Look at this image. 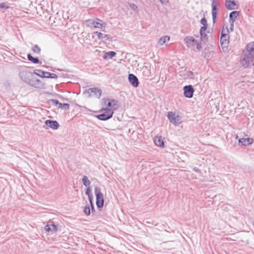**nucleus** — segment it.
Returning <instances> with one entry per match:
<instances>
[{
	"mask_svg": "<svg viewBox=\"0 0 254 254\" xmlns=\"http://www.w3.org/2000/svg\"><path fill=\"white\" fill-rule=\"evenodd\" d=\"M104 107L101 110V114L97 116V118L102 121L107 120L112 118L114 111L119 107L118 102L111 99H103Z\"/></svg>",
	"mask_w": 254,
	"mask_h": 254,
	"instance_id": "1",
	"label": "nucleus"
},
{
	"mask_svg": "<svg viewBox=\"0 0 254 254\" xmlns=\"http://www.w3.org/2000/svg\"><path fill=\"white\" fill-rule=\"evenodd\" d=\"M240 64L245 68L254 65V42L246 46L241 57Z\"/></svg>",
	"mask_w": 254,
	"mask_h": 254,
	"instance_id": "2",
	"label": "nucleus"
},
{
	"mask_svg": "<svg viewBox=\"0 0 254 254\" xmlns=\"http://www.w3.org/2000/svg\"><path fill=\"white\" fill-rule=\"evenodd\" d=\"M84 23L88 27L96 29L105 28L107 25L105 22H103L99 18L89 19L84 21Z\"/></svg>",
	"mask_w": 254,
	"mask_h": 254,
	"instance_id": "3",
	"label": "nucleus"
},
{
	"mask_svg": "<svg viewBox=\"0 0 254 254\" xmlns=\"http://www.w3.org/2000/svg\"><path fill=\"white\" fill-rule=\"evenodd\" d=\"M220 43L222 49L227 48L229 43V30L227 27L224 28L223 27L221 31Z\"/></svg>",
	"mask_w": 254,
	"mask_h": 254,
	"instance_id": "4",
	"label": "nucleus"
},
{
	"mask_svg": "<svg viewBox=\"0 0 254 254\" xmlns=\"http://www.w3.org/2000/svg\"><path fill=\"white\" fill-rule=\"evenodd\" d=\"M84 94L88 98L94 96L97 98H100L102 95V90L96 87L90 88L86 89L84 92Z\"/></svg>",
	"mask_w": 254,
	"mask_h": 254,
	"instance_id": "5",
	"label": "nucleus"
},
{
	"mask_svg": "<svg viewBox=\"0 0 254 254\" xmlns=\"http://www.w3.org/2000/svg\"><path fill=\"white\" fill-rule=\"evenodd\" d=\"M96 199V205L98 208H101L103 206L104 198L103 195L100 189L95 187L94 189Z\"/></svg>",
	"mask_w": 254,
	"mask_h": 254,
	"instance_id": "6",
	"label": "nucleus"
},
{
	"mask_svg": "<svg viewBox=\"0 0 254 254\" xmlns=\"http://www.w3.org/2000/svg\"><path fill=\"white\" fill-rule=\"evenodd\" d=\"M167 117L170 120V122L175 126H178L181 123V117L179 115L176 116V114L172 112H169L168 113Z\"/></svg>",
	"mask_w": 254,
	"mask_h": 254,
	"instance_id": "7",
	"label": "nucleus"
},
{
	"mask_svg": "<svg viewBox=\"0 0 254 254\" xmlns=\"http://www.w3.org/2000/svg\"><path fill=\"white\" fill-rule=\"evenodd\" d=\"M33 75V73L32 72L25 70L20 71L19 73L20 79L27 84L32 77Z\"/></svg>",
	"mask_w": 254,
	"mask_h": 254,
	"instance_id": "8",
	"label": "nucleus"
},
{
	"mask_svg": "<svg viewBox=\"0 0 254 254\" xmlns=\"http://www.w3.org/2000/svg\"><path fill=\"white\" fill-rule=\"evenodd\" d=\"M27 84L37 88H41L43 86L42 82L40 80L34 77L33 75Z\"/></svg>",
	"mask_w": 254,
	"mask_h": 254,
	"instance_id": "9",
	"label": "nucleus"
},
{
	"mask_svg": "<svg viewBox=\"0 0 254 254\" xmlns=\"http://www.w3.org/2000/svg\"><path fill=\"white\" fill-rule=\"evenodd\" d=\"M183 89L185 97L188 98H190L193 96L194 89L191 85H186L184 87Z\"/></svg>",
	"mask_w": 254,
	"mask_h": 254,
	"instance_id": "10",
	"label": "nucleus"
},
{
	"mask_svg": "<svg viewBox=\"0 0 254 254\" xmlns=\"http://www.w3.org/2000/svg\"><path fill=\"white\" fill-rule=\"evenodd\" d=\"M128 80L133 87H137L139 85V81L137 77L133 74L128 75Z\"/></svg>",
	"mask_w": 254,
	"mask_h": 254,
	"instance_id": "11",
	"label": "nucleus"
},
{
	"mask_svg": "<svg viewBox=\"0 0 254 254\" xmlns=\"http://www.w3.org/2000/svg\"><path fill=\"white\" fill-rule=\"evenodd\" d=\"M184 42L188 48L194 46L195 43H196V40L191 36L186 37L184 39Z\"/></svg>",
	"mask_w": 254,
	"mask_h": 254,
	"instance_id": "12",
	"label": "nucleus"
},
{
	"mask_svg": "<svg viewBox=\"0 0 254 254\" xmlns=\"http://www.w3.org/2000/svg\"><path fill=\"white\" fill-rule=\"evenodd\" d=\"M45 125L53 129H57L59 127V123L56 121L47 120L45 121Z\"/></svg>",
	"mask_w": 254,
	"mask_h": 254,
	"instance_id": "13",
	"label": "nucleus"
},
{
	"mask_svg": "<svg viewBox=\"0 0 254 254\" xmlns=\"http://www.w3.org/2000/svg\"><path fill=\"white\" fill-rule=\"evenodd\" d=\"M212 20L213 23H215L217 16V4L215 0H212Z\"/></svg>",
	"mask_w": 254,
	"mask_h": 254,
	"instance_id": "14",
	"label": "nucleus"
},
{
	"mask_svg": "<svg viewBox=\"0 0 254 254\" xmlns=\"http://www.w3.org/2000/svg\"><path fill=\"white\" fill-rule=\"evenodd\" d=\"M238 142L239 143H242L244 146H247L252 144L254 142V139L252 138H243L239 139Z\"/></svg>",
	"mask_w": 254,
	"mask_h": 254,
	"instance_id": "15",
	"label": "nucleus"
},
{
	"mask_svg": "<svg viewBox=\"0 0 254 254\" xmlns=\"http://www.w3.org/2000/svg\"><path fill=\"white\" fill-rule=\"evenodd\" d=\"M85 193L86 195H88V199H89V200L90 201V203L91 205L92 211H93V210H94V206H93V204L92 203L93 195L91 193V190L90 189V188L89 187L87 188L86 191H85Z\"/></svg>",
	"mask_w": 254,
	"mask_h": 254,
	"instance_id": "16",
	"label": "nucleus"
},
{
	"mask_svg": "<svg viewBox=\"0 0 254 254\" xmlns=\"http://www.w3.org/2000/svg\"><path fill=\"white\" fill-rule=\"evenodd\" d=\"M225 6L228 9L233 10L235 9L236 3L233 0H225Z\"/></svg>",
	"mask_w": 254,
	"mask_h": 254,
	"instance_id": "17",
	"label": "nucleus"
},
{
	"mask_svg": "<svg viewBox=\"0 0 254 254\" xmlns=\"http://www.w3.org/2000/svg\"><path fill=\"white\" fill-rule=\"evenodd\" d=\"M239 12L237 11H233L230 13L229 22L230 23H234L239 16Z\"/></svg>",
	"mask_w": 254,
	"mask_h": 254,
	"instance_id": "18",
	"label": "nucleus"
},
{
	"mask_svg": "<svg viewBox=\"0 0 254 254\" xmlns=\"http://www.w3.org/2000/svg\"><path fill=\"white\" fill-rule=\"evenodd\" d=\"M45 230L47 232H57V226L55 224H47L45 227Z\"/></svg>",
	"mask_w": 254,
	"mask_h": 254,
	"instance_id": "19",
	"label": "nucleus"
},
{
	"mask_svg": "<svg viewBox=\"0 0 254 254\" xmlns=\"http://www.w3.org/2000/svg\"><path fill=\"white\" fill-rule=\"evenodd\" d=\"M155 144L160 147L164 146V142L162 137L161 136H157L154 139Z\"/></svg>",
	"mask_w": 254,
	"mask_h": 254,
	"instance_id": "20",
	"label": "nucleus"
},
{
	"mask_svg": "<svg viewBox=\"0 0 254 254\" xmlns=\"http://www.w3.org/2000/svg\"><path fill=\"white\" fill-rule=\"evenodd\" d=\"M142 74L145 77H149L151 75V71L147 66H143L142 68Z\"/></svg>",
	"mask_w": 254,
	"mask_h": 254,
	"instance_id": "21",
	"label": "nucleus"
},
{
	"mask_svg": "<svg viewBox=\"0 0 254 254\" xmlns=\"http://www.w3.org/2000/svg\"><path fill=\"white\" fill-rule=\"evenodd\" d=\"M169 40H170L169 36H162L159 39L158 44L159 45L162 46V45H164L166 42V41H168Z\"/></svg>",
	"mask_w": 254,
	"mask_h": 254,
	"instance_id": "22",
	"label": "nucleus"
},
{
	"mask_svg": "<svg viewBox=\"0 0 254 254\" xmlns=\"http://www.w3.org/2000/svg\"><path fill=\"white\" fill-rule=\"evenodd\" d=\"M200 23L203 25V26L201 27V32L206 31L207 26V23L206 19L203 17L200 20Z\"/></svg>",
	"mask_w": 254,
	"mask_h": 254,
	"instance_id": "23",
	"label": "nucleus"
},
{
	"mask_svg": "<svg viewBox=\"0 0 254 254\" xmlns=\"http://www.w3.org/2000/svg\"><path fill=\"white\" fill-rule=\"evenodd\" d=\"M27 59L29 61L32 62L34 64H39L40 63L38 58H34L30 54L27 55Z\"/></svg>",
	"mask_w": 254,
	"mask_h": 254,
	"instance_id": "24",
	"label": "nucleus"
},
{
	"mask_svg": "<svg viewBox=\"0 0 254 254\" xmlns=\"http://www.w3.org/2000/svg\"><path fill=\"white\" fill-rule=\"evenodd\" d=\"M116 53L114 51H110L105 53L104 58V59H112L116 55Z\"/></svg>",
	"mask_w": 254,
	"mask_h": 254,
	"instance_id": "25",
	"label": "nucleus"
},
{
	"mask_svg": "<svg viewBox=\"0 0 254 254\" xmlns=\"http://www.w3.org/2000/svg\"><path fill=\"white\" fill-rule=\"evenodd\" d=\"M200 39L201 41L205 42L207 40V35L205 33V31H204L203 32H201V29H200Z\"/></svg>",
	"mask_w": 254,
	"mask_h": 254,
	"instance_id": "26",
	"label": "nucleus"
},
{
	"mask_svg": "<svg viewBox=\"0 0 254 254\" xmlns=\"http://www.w3.org/2000/svg\"><path fill=\"white\" fill-rule=\"evenodd\" d=\"M82 181L83 185L85 186V187L89 186L91 184L90 181L89 180L87 177L86 176H84L83 177Z\"/></svg>",
	"mask_w": 254,
	"mask_h": 254,
	"instance_id": "27",
	"label": "nucleus"
},
{
	"mask_svg": "<svg viewBox=\"0 0 254 254\" xmlns=\"http://www.w3.org/2000/svg\"><path fill=\"white\" fill-rule=\"evenodd\" d=\"M32 51L37 54H39L41 52V49L38 45H35L32 48Z\"/></svg>",
	"mask_w": 254,
	"mask_h": 254,
	"instance_id": "28",
	"label": "nucleus"
},
{
	"mask_svg": "<svg viewBox=\"0 0 254 254\" xmlns=\"http://www.w3.org/2000/svg\"><path fill=\"white\" fill-rule=\"evenodd\" d=\"M33 73L42 77L44 73V71H42L40 69H35L34 70Z\"/></svg>",
	"mask_w": 254,
	"mask_h": 254,
	"instance_id": "29",
	"label": "nucleus"
},
{
	"mask_svg": "<svg viewBox=\"0 0 254 254\" xmlns=\"http://www.w3.org/2000/svg\"><path fill=\"white\" fill-rule=\"evenodd\" d=\"M93 35L96 36L98 39H103V35L104 34L101 32H99L98 31H95L93 33Z\"/></svg>",
	"mask_w": 254,
	"mask_h": 254,
	"instance_id": "30",
	"label": "nucleus"
},
{
	"mask_svg": "<svg viewBox=\"0 0 254 254\" xmlns=\"http://www.w3.org/2000/svg\"><path fill=\"white\" fill-rule=\"evenodd\" d=\"M84 212L86 215L90 214V209L89 206H86L84 208Z\"/></svg>",
	"mask_w": 254,
	"mask_h": 254,
	"instance_id": "31",
	"label": "nucleus"
},
{
	"mask_svg": "<svg viewBox=\"0 0 254 254\" xmlns=\"http://www.w3.org/2000/svg\"><path fill=\"white\" fill-rule=\"evenodd\" d=\"M59 107L64 109H68L69 108V105L68 104L65 103H61L60 104V106H59Z\"/></svg>",
	"mask_w": 254,
	"mask_h": 254,
	"instance_id": "32",
	"label": "nucleus"
},
{
	"mask_svg": "<svg viewBox=\"0 0 254 254\" xmlns=\"http://www.w3.org/2000/svg\"><path fill=\"white\" fill-rule=\"evenodd\" d=\"M51 76V73L46 71H44L43 75L42 77L50 78Z\"/></svg>",
	"mask_w": 254,
	"mask_h": 254,
	"instance_id": "33",
	"label": "nucleus"
},
{
	"mask_svg": "<svg viewBox=\"0 0 254 254\" xmlns=\"http://www.w3.org/2000/svg\"><path fill=\"white\" fill-rule=\"evenodd\" d=\"M130 6L132 9H133L135 11H137V10L138 9L137 6L134 4H130Z\"/></svg>",
	"mask_w": 254,
	"mask_h": 254,
	"instance_id": "34",
	"label": "nucleus"
},
{
	"mask_svg": "<svg viewBox=\"0 0 254 254\" xmlns=\"http://www.w3.org/2000/svg\"><path fill=\"white\" fill-rule=\"evenodd\" d=\"M195 45L196 46V48L198 50L200 51L201 49L202 48L201 44L197 42L196 41V43H195Z\"/></svg>",
	"mask_w": 254,
	"mask_h": 254,
	"instance_id": "35",
	"label": "nucleus"
},
{
	"mask_svg": "<svg viewBox=\"0 0 254 254\" xmlns=\"http://www.w3.org/2000/svg\"><path fill=\"white\" fill-rule=\"evenodd\" d=\"M159 0L162 4H165V5H167V4H168V3L169 2V0Z\"/></svg>",
	"mask_w": 254,
	"mask_h": 254,
	"instance_id": "36",
	"label": "nucleus"
},
{
	"mask_svg": "<svg viewBox=\"0 0 254 254\" xmlns=\"http://www.w3.org/2000/svg\"><path fill=\"white\" fill-rule=\"evenodd\" d=\"M103 39L106 40H110V37L109 35L104 34L103 35Z\"/></svg>",
	"mask_w": 254,
	"mask_h": 254,
	"instance_id": "37",
	"label": "nucleus"
},
{
	"mask_svg": "<svg viewBox=\"0 0 254 254\" xmlns=\"http://www.w3.org/2000/svg\"><path fill=\"white\" fill-rule=\"evenodd\" d=\"M52 102H53V103L55 105H59V106H60V104H61V103H60V102H59V101H58V100H52Z\"/></svg>",
	"mask_w": 254,
	"mask_h": 254,
	"instance_id": "38",
	"label": "nucleus"
},
{
	"mask_svg": "<svg viewBox=\"0 0 254 254\" xmlns=\"http://www.w3.org/2000/svg\"><path fill=\"white\" fill-rule=\"evenodd\" d=\"M7 7L6 6L5 4L4 3H1L0 4V8H7Z\"/></svg>",
	"mask_w": 254,
	"mask_h": 254,
	"instance_id": "39",
	"label": "nucleus"
},
{
	"mask_svg": "<svg viewBox=\"0 0 254 254\" xmlns=\"http://www.w3.org/2000/svg\"><path fill=\"white\" fill-rule=\"evenodd\" d=\"M193 170L195 172H198V173H201L200 170L198 168H196V167H194V168H193Z\"/></svg>",
	"mask_w": 254,
	"mask_h": 254,
	"instance_id": "40",
	"label": "nucleus"
},
{
	"mask_svg": "<svg viewBox=\"0 0 254 254\" xmlns=\"http://www.w3.org/2000/svg\"><path fill=\"white\" fill-rule=\"evenodd\" d=\"M230 23V29L231 31H233V29H234V23Z\"/></svg>",
	"mask_w": 254,
	"mask_h": 254,
	"instance_id": "41",
	"label": "nucleus"
},
{
	"mask_svg": "<svg viewBox=\"0 0 254 254\" xmlns=\"http://www.w3.org/2000/svg\"><path fill=\"white\" fill-rule=\"evenodd\" d=\"M50 78H57V75L55 73H51V76H50Z\"/></svg>",
	"mask_w": 254,
	"mask_h": 254,
	"instance_id": "42",
	"label": "nucleus"
}]
</instances>
